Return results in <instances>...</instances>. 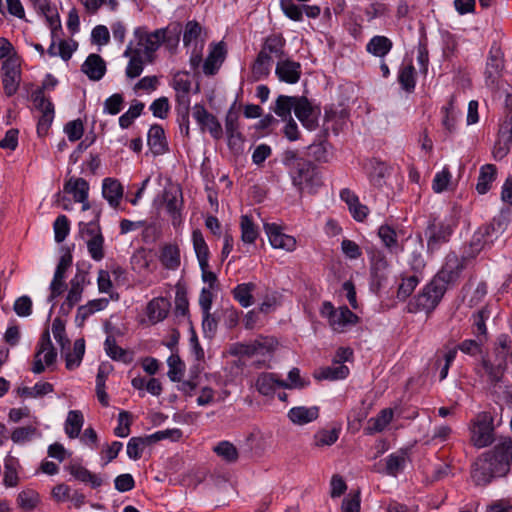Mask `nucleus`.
Returning a JSON list of instances; mask_svg holds the SVG:
<instances>
[{
    "mask_svg": "<svg viewBox=\"0 0 512 512\" xmlns=\"http://www.w3.org/2000/svg\"><path fill=\"white\" fill-rule=\"evenodd\" d=\"M512 466V439H500L474 463L472 478L477 485H487L495 477L505 476Z\"/></svg>",
    "mask_w": 512,
    "mask_h": 512,
    "instance_id": "f257e3e1",
    "label": "nucleus"
},
{
    "mask_svg": "<svg viewBox=\"0 0 512 512\" xmlns=\"http://www.w3.org/2000/svg\"><path fill=\"white\" fill-rule=\"evenodd\" d=\"M181 32V24L173 23L167 28L157 29L152 33H148L143 27H137L134 30V36L137 39V45L141 49V52L149 56L154 53L163 42L177 45Z\"/></svg>",
    "mask_w": 512,
    "mask_h": 512,
    "instance_id": "f03ea898",
    "label": "nucleus"
},
{
    "mask_svg": "<svg viewBox=\"0 0 512 512\" xmlns=\"http://www.w3.org/2000/svg\"><path fill=\"white\" fill-rule=\"evenodd\" d=\"M458 219L454 214L445 217L431 216L427 222L424 234L427 241V252L433 254L450 241Z\"/></svg>",
    "mask_w": 512,
    "mask_h": 512,
    "instance_id": "7ed1b4c3",
    "label": "nucleus"
},
{
    "mask_svg": "<svg viewBox=\"0 0 512 512\" xmlns=\"http://www.w3.org/2000/svg\"><path fill=\"white\" fill-rule=\"evenodd\" d=\"M100 211H94V217L85 222H79V233L84 240L87 251L94 261H101L105 257L104 236L99 224Z\"/></svg>",
    "mask_w": 512,
    "mask_h": 512,
    "instance_id": "20e7f679",
    "label": "nucleus"
},
{
    "mask_svg": "<svg viewBox=\"0 0 512 512\" xmlns=\"http://www.w3.org/2000/svg\"><path fill=\"white\" fill-rule=\"evenodd\" d=\"M445 294V288L431 280L423 289L409 302L408 311L417 313L424 311L431 313L440 303Z\"/></svg>",
    "mask_w": 512,
    "mask_h": 512,
    "instance_id": "39448f33",
    "label": "nucleus"
},
{
    "mask_svg": "<svg viewBox=\"0 0 512 512\" xmlns=\"http://www.w3.org/2000/svg\"><path fill=\"white\" fill-rule=\"evenodd\" d=\"M276 346L277 341L273 337L259 336L249 343H233L229 353L236 357H271Z\"/></svg>",
    "mask_w": 512,
    "mask_h": 512,
    "instance_id": "423d86ee",
    "label": "nucleus"
},
{
    "mask_svg": "<svg viewBox=\"0 0 512 512\" xmlns=\"http://www.w3.org/2000/svg\"><path fill=\"white\" fill-rule=\"evenodd\" d=\"M320 314L328 320L331 328L338 333L344 332L348 327L358 323L359 317L347 306L335 308L329 301H325L320 309Z\"/></svg>",
    "mask_w": 512,
    "mask_h": 512,
    "instance_id": "0eeeda50",
    "label": "nucleus"
},
{
    "mask_svg": "<svg viewBox=\"0 0 512 512\" xmlns=\"http://www.w3.org/2000/svg\"><path fill=\"white\" fill-rule=\"evenodd\" d=\"M293 185L300 191L307 188L314 193L322 185V180L317 168L308 160L301 161L296 168L289 172Z\"/></svg>",
    "mask_w": 512,
    "mask_h": 512,
    "instance_id": "6e6552de",
    "label": "nucleus"
},
{
    "mask_svg": "<svg viewBox=\"0 0 512 512\" xmlns=\"http://www.w3.org/2000/svg\"><path fill=\"white\" fill-rule=\"evenodd\" d=\"M471 443L477 448L489 446L494 441L493 417L487 413H479L471 423Z\"/></svg>",
    "mask_w": 512,
    "mask_h": 512,
    "instance_id": "1a4fd4ad",
    "label": "nucleus"
},
{
    "mask_svg": "<svg viewBox=\"0 0 512 512\" xmlns=\"http://www.w3.org/2000/svg\"><path fill=\"white\" fill-rule=\"evenodd\" d=\"M44 353V362L47 366L52 365L56 361L57 353L53 347L50 339L49 330H45L38 342L37 351L34 355V362L32 371L35 374H40L45 370L41 355Z\"/></svg>",
    "mask_w": 512,
    "mask_h": 512,
    "instance_id": "9d476101",
    "label": "nucleus"
},
{
    "mask_svg": "<svg viewBox=\"0 0 512 512\" xmlns=\"http://www.w3.org/2000/svg\"><path fill=\"white\" fill-rule=\"evenodd\" d=\"M504 68L503 53L499 48L492 47L486 63L485 84L492 90L499 88Z\"/></svg>",
    "mask_w": 512,
    "mask_h": 512,
    "instance_id": "9b49d317",
    "label": "nucleus"
},
{
    "mask_svg": "<svg viewBox=\"0 0 512 512\" xmlns=\"http://www.w3.org/2000/svg\"><path fill=\"white\" fill-rule=\"evenodd\" d=\"M192 115L203 132L208 130L214 139L222 137L223 129L220 122L202 104H195L193 106Z\"/></svg>",
    "mask_w": 512,
    "mask_h": 512,
    "instance_id": "f8f14e48",
    "label": "nucleus"
},
{
    "mask_svg": "<svg viewBox=\"0 0 512 512\" xmlns=\"http://www.w3.org/2000/svg\"><path fill=\"white\" fill-rule=\"evenodd\" d=\"M367 255L371 263L372 282L380 288L387 280L388 261L383 251L374 247L367 249Z\"/></svg>",
    "mask_w": 512,
    "mask_h": 512,
    "instance_id": "ddd939ff",
    "label": "nucleus"
},
{
    "mask_svg": "<svg viewBox=\"0 0 512 512\" xmlns=\"http://www.w3.org/2000/svg\"><path fill=\"white\" fill-rule=\"evenodd\" d=\"M3 70V89L8 97L13 96L19 87L21 80L20 67L16 59L7 58L2 64Z\"/></svg>",
    "mask_w": 512,
    "mask_h": 512,
    "instance_id": "4468645a",
    "label": "nucleus"
},
{
    "mask_svg": "<svg viewBox=\"0 0 512 512\" xmlns=\"http://www.w3.org/2000/svg\"><path fill=\"white\" fill-rule=\"evenodd\" d=\"M264 229L268 236L269 242L273 248L283 249L288 252H291L295 249V238L290 235L284 234L277 224L266 223L264 225Z\"/></svg>",
    "mask_w": 512,
    "mask_h": 512,
    "instance_id": "2eb2a0df",
    "label": "nucleus"
},
{
    "mask_svg": "<svg viewBox=\"0 0 512 512\" xmlns=\"http://www.w3.org/2000/svg\"><path fill=\"white\" fill-rule=\"evenodd\" d=\"M294 113L302 125L308 130H315L318 126V121L314 116V111L311 103L306 97H295Z\"/></svg>",
    "mask_w": 512,
    "mask_h": 512,
    "instance_id": "dca6fc26",
    "label": "nucleus"
},
{
    "mask_svg": "<svg viewBox=\"0 0 512 512\" xmlns=\"http://www.w3.org/2000/svg\"><path fill=\"white\" fill-rule=\"evenodd\" d=\"M172 87L176 92V106L190 105L191 81L187 72H177L172 79Z\"/></svg>",
    "mask_w": 512,
    "mask_h": 512,
    "instance_id": "f3484780",
    "label": "nucleus"
},
{
    "mask_svg": "<svg viewBox=\"0 0 512 512\" xmlns=\"http://www.w3.org/2000/svg\"><path fill=\"white\" fill-rule=\"evenodd\" d=\"M275 74L280 81L295 84L301 77V65L288 59L279 61L276 65Z\"/></svg>",
    "mask_w": 512,
    "mask_h": 512,
    "instance_id": "a211bd4d",
    "label": "nucleus"
},
{
    "mask_svg": "<svg viewBox=\"0 0 512 512\" xmlns=\"http://www.w3.org/2000/svg\"><path fill=\"white\" fill-rule=\"evenodd\" d=\"M83 73L92 81H99L106 73V63L98 54H90L81 66Z\"/></svg>",
    "mask_w": 512,
    "mask_h": 512,
    "instance_id": "6ab92c4d",
    "label": "nucleus"
},
{
    "mask_svg": "<svg viewBox=\"0 0 512 512\" xmlns=\"http://www.w3.org/2000/svg\"><path fill=\"white\" fill-rule=\"evenodd\" d=\"M147 142L151 152L155 156L162 155L168 151V142L165 137L164 129L161 125L154 124L150 127Z\"/></svg>",
    "mask_w": 512,
    "mask_h": 512,
    "instance_id": "aec40b11",
    "label": "nucleus"
},
{
    "mask_svg": "<svg viewBox=\"0 0 512 512\" xmlns=\"http://www.w3.org/2000/svg\"><path fill=\"white\" fill-rule=\"evenodd\" d=\"M225 130L230 146L242 142V134L239 131V112L235 109V103L230 107L225 118Z\"/></svg>",
    "mask_w": 512,
    "mask_h": 512,
    "instance_id": "412c9836",
    "label": "nucleus"
},
{
    "mask_svg": "<svg viewBox=\"0 0 512 512\" xmlns=\"http://www.w3.org/2000/svg\"><path fill=\"white\" fill-rule=\"evenodd\" d=\"M124 56L130 57L125 70L127 78L134 79L139 77L144 69V61L141 57V49H133L132 43H129V45L126 47V50L124 51Z\"/></svg>",
    "mask_w": 512,
    "mask_h": 512,
    "instance_id": "4be33fe9",
    "label": "nucleus"
},
{
    "mask_svg": "<svg viewBox=\"0 0 512 512\" xmlns=\"http://www.w3.org/2000/svg\"><path fill=\"white\" fill-rule=\"evenodd\" d=\"M170 310V303L164 297L153 298L147 305L146 314L152 324L163 321Z\"/></svg>",
    "mask_w": 512,
    "mask_h": 512,
    "instance_id": "5701e85b",
    "label": "nucleus"
},
{
    "mask_svg": "<svg viewBox=\"0 0 512 512\" xmlns=\"http://www.w3.org/2000/svg\"><path fill=\"white\" fill-rule=\"evenodd\" d=\"M63 190L71 194L75 202H83L89 195V183L81 177H70L64 183Z\"/></svg>",
    "mask_w": 512,
    "mask_h": 512,
    "instance_id": "b1692460",
    "label": "nucleus"
},
{
    "mask_svg": "<svg viewBox=\"0 0 512 512\" xmlns=\"http://www.w3.org/2000/svg\"><path fill=\"white\" fill-rule=\"evenodd\" d=\"M102 195L109 205L117 208L123 197V186L114 178H105L102 183Z\"/></svg>",
    "mask_w": 512,
    "mask_h": 512,
    "instance_id": "393cba45",
    "label": "nucleus"
},
{
    "mask_svg": "<svg viewBox=\"0 0 512 512\" xmlns=\"http://www.w3.org/2000/svg\"><path fill=\"white\" fill-rule=\"evenodd\" d=\"M225 48L222 42L213 46L203 64L205 75H214L225 59Z\"/></svg>",
    "mask_w": 512,
    "mask_h": 512,
    "instance_id": "a878e982",
    "label": "nucleus"
},
{
    "mask_svg": "<svg viewBox=\"0 0 512 512\" xmlns=\"http://www.w3.org/2000/svg\"><path fill=\"white\" fill-rule=\"evenodd\" d=\"M106 354L114 361L129 364L133 361V353L118 346L114 336H107L104 342Z\"/></svg>",
    "mask_w": 512,
    "mask_h": 512,
    "instance_id": "bb28decb",
    "label": "nucleus"
},
{
    "mask_svg": "<svg viewBox=\"0 0 512 512\" xmlns=\"http://www.w3.org/2000/svg\"><path fill=\"white\" fill-rule=\"evenodd\" d=\"M281 379L274 373H261L258 375L255 387L263 396H272L277 387H280Z\"/></svg>",
    "mask_w": 512,
    "mask_h": 512,
    "instance_id": "cd10ccee",
    "label": "nucleus"
},
{
    "mask_svg": "<svg viewBox=\"0 0 512 512\" xmlns=\"http://www.w3.org/2000/svg\"><path fill=\"white\" fill-rule=\"evenodd\" d=\"M488 244H492L490 239L487 238L483 230L479 228L472 236L469 244L464 247L463 258L472 259L475 258L480 251Z\"/></svg>",
    "mask_w": 512,
    "mask_h": 512,
    "instance_id": "c85d7f7f",
    "label": "nucleus"
},
{
    "mask_svg": "<svg viewBox=\"0 0 512 512\" xmlns=\"http://www.w3.org/2000/svg\"><path fill=\"white\" fill-rule=\"evenodd\" d=\"M393 48V42L386 36H373L366 45V51L371 55L384 58Z\"/></svg>",
    "mask_w": 512,
    "mask_h": 512,
    "instance_id": "c756f323",
    "label": "nucleus"
},
{
    "mask_svg": "<svg viewBox=\"0 0 512 512\" xmlns=\"http://www.w3.org/2000/svg\"><path fill=\"white\" fill-rule=\"evenodd\" d=\"M497 176L496 166L493 164H485L481 166L479 176L476 184V190L479 194H486L491 184L495 181Z\"/></svg>",
    "mask_w": 512,
    "mask_h": 512,
    "instance_id": "7c9ffc66",
    "label": "nucleus"
},
{
    "mask_svg": "<svg viewBox=\"0 0 512 512\" xmlns=\"http://www.w3.org/2000/svg\"><path fill=\"white\" fill-rule=\"evenodd\" d=\"M319 416L318 407H294L288 412V418L295 424L304 425L316 420Z\"/></svg>",
    "mask_w": 512,
    "mask_h": 512,
    "instance_id": "2f4dec72",
    "label": "nucleus"
},
{
    "mask_svg": "<svg viewBox=\"0 0 512 512\" xmlns=\"http://www.w3.org/2000/svg\"><path fill=\"white\" fill-rule=\"evenodd\" d=\"M160 262L168 270L178 269L181 263L179 247L174 244L164 245L161 249Z\"/></svg>",
    "mask_w": 512,
    "mask_h": 512,
    "instance_id": "473e14b6",
    "label": "nucleus"
},
{
    "mask_svg": "<svg viewBox=\"0 0 512 512\" xmlns=\"http://www.w3.org/2000/svg\"><path fill=\"white\" fill-rule=\"evenodd\" d=\"M272 62V57L268 53L260 51L252 66L253 79L259 81L266 78L270 73Z\"/></svg>",
    "mask_w": 512,
    "mask_h": 512,
    "instance_id": "72a5a7b5",
    "label": "nucleus"
},
{
    "mask_svg": "<svg viewBox=\"0 0 512 512\" xmlns=\"http://www.w3.org/2000/svg\"><path fill=\"white\" fill-rule=\"evenodd\" d=\"M84 424V416L80 410H71L68 412L65 421V433L69 438H77Z\"/></svg>",
    "mask_w": 512,
    "mask_h": 512,
    "instance_id": "f704fd0d",
    "label": "nucleus"
},
{
    "mask_svg": "<svg viewBox=\"0 0 512 512\" xmlns=\"http://www.w3.org/2000/svg\"><path fill=\"white\" fill-rule=\"evenodd\" d=\"M85 275L77 273L70 281V289L66 296L69 307H74L82 298L84 291Z\"/></svg>",
    "mask_w": 512,
    "mask_h": 512,
    "instance_id": "c9c22d12",
    "label": "nucleus"
},
{
    "mask_svg": "<svg viewBox=\"0 0 512 512\" xmlns=\"http://www.w3.org/2000/svg\"><path fill=\"white\" fill-rule=\"evenodd\" d=\"M192 242L199 265L205 266L206 262H209L210 252L203 234L199 229L192 232Z\"/></svg>",
    "mask_w": 512,
    "mask_h": 512,
    "instance_id": "e433bc0d",
    "label": "nucleus"
},
{
    "mask_svg": "<svg viewBox=\"0 0 512 512\" xmlns=\"http://www.w3.org/2000/svg\"><path fill=\"white\" fill-rule=\"evenodd\" d=\"M481 365L485 373L488 375L490 382L496 384L502 380L504 375V371L506 369V358L503 356L501 361L497 364H493L490 360L483 358Z\"/></svg>",
    "mask_w": 512,
    "mask_h": 512,
    "instance_id": "4c0bfd02",
    "label": "nucleus"
},
{
    "mask_svg": "<svg viewBox=\"0 0 512 512\" xmlns=\"http://www.w3.org/2000/svg\"><path fill=\"white\" fill-rule=\"evenodd\" d=\"M85 353V340L83 338L77 339L74 342L73 351L65 354V365L68 370L77 368L83 359Z\"/></svg>",
    "mask_w": 512,
    "mask_h": 512,
    "instance_id": "58836bf2",
    "label": "nucleus"
},
{
    "mask_svg": "<svg viewBox=\"0 0 512 512\" xmlns=\"http://www.w3.org/2000/svg\"><path fill=\"white\" fill-rule=\"evenodd\" d=\"M508 227V220L504 216H498L492 219V221L480 227L490 242L493 243L500 235H502Z\"/></svg>",
    "mask_w": 512,
    "mask_h": 512,
    "instance_id": "ea45409f",
    "label": "nucleus"
},
{
    "mask_svg": "<svg viewBox=\"0 0 512 512\" xmlns=\"http://www.w3.org/2000/svg\"><path fill=\"white\" fill-rule=\"evenodd\" d=\"M213 452L227 463H235L239 458L238 449L229 441H220L213 447Z\"/></svg>",
    "mask_w": 512,
    "mask_h": 512,
    "instance_id": "a19ab883",
    "label": "nucleus"
},
{
    "mask_svg": "<svg viewBox=\"0 0 512 512\" xmlns=\"http://www.w3.org/2000/svg\"><path fill=\"white\" fill-rule=\"evenodd\" d=\"M255 287L252 282L242 283L233 289L232 294L242 307L247 308L253 304L252 292Z\"/></svg>",
    "mask_w": 512,
    "mask_h": 512,
    "instance_id": "79ce46f5",
    "label": "nucleus"
},
{
    "mask_svg": "<svg viewBox=\"0 0 512 512\" xmlns=\"http://www.w3.org/2000/svg\"><path fill=\"white\" fill-rule=\"evenodd\" d=\"M241 240L245 244H252L256 241L259 232L257 226L248 215H242L240 218Z\"/></svg>",
    "mask_w": 512,
    "mask_h": 512,
    "instance_id": "37998d69",
    "label": "nucleus"
},
{
    "mask_svg": "<svg viewBox=\"0 0 512 512\" xmlns=\"http://www.w3.org/2000/svg\"><path fill=\"white\" fill-rule=\"evenodd\" d=\"M393 419V410L385 408L379 412L377 417L369 420L367 430L370 434L382 432Z\"/></svg>",
    "mask_w": 512,
    "mask_h": 512,
    "instance_id": "c03bdc74",
    "label": "nucleus"
},
{
    "mask_svg": "<svg viewBox=\"0 0 512 512\" xmlns=\"http://www.w3.org/2000/svg\"><path fill=\"white\" fill-rule=\"evenodd\" d=\"M71 474L79 481L89 483L92 488H98L102 485V479L97 474L92 473L87 468L77 465L71 467Z\"/></svg>",
    "mask_w": 512,
    "mask_h": 512,
    "instance_id": "a18cd8bd",
    "label": "nucleus"
},
{
    "mask_svg": "<svg viewBox=\"0 0 512 512\" xmlns=\"http://www.w3.org/2000/svg\"><path fill=\"white\" fill-rule=\"evenodd\" d=\"M295 97L279 95L275 101L273 111L283 120L291 118V111L294 109Z\"/></svg>",
    "mask_w": 512,
    "mask_h": 512,
    "instance_id": "49530a36",
    "label": "nucleus"
},
{
    "mask_svg": "<svg viewBox=\"0 0 512 512\" xmlns=\"http://www.w3.org/2000/svg\"><path fill=\"white\" fill-rule=\"evenodd\" d=\"M53 385L49 382H38L33 387H21L18 394L22 397L37 398L52 393Z\"/></svg>",
    "mask_w": 512,
    "mask_h": 512,
    "instance_id": "de8ad7c7",
    "label": "nucleus"
},
{
    "mask_svg": "<svg viewBox=\"0 0 512 512\" xmlns=\"http://www.w3.org/2000/svg\"><path fill=\"white\" fill-rule=\"evenodd\" d=\"M398 81L406 92H412L415 89V68L412 64L400 67Z\"/></svg>",
    "mask_w": 512,
    "mask_h": 512,
    "instance_id": "09e8293b",
    "label": "nucleus"
},
{
    "mask_svg": "<svg viewBox=\"0 0 512 512\" xmlns=\"http://www.w3.org/2000/svg\"><path fill=\"white\" fill-rule=\"evenodd\" d=\"M152 443L151 439L146 437H132L127 443V455L132 460L141 458L144 448Z\"/></svg>",
    "mask_w": 512,
    "mask_h": 512,
    "instance_id": "8fccbe9b",
    "label": "nucleus"
},
{
    "mask_svg": "<svg viewBox=\"0 0 512 512\" xmlns=\"http://www.w3.org/2000/svg\"><path fill=\"white\" fill-rule=\"evenodd\" d=\"M349 374V368L340 363L334 362L333 366L325 367L319 374L320 379L339 380L344 379Z\"/></svg>",
    "mask_w": 512,
    "mask_h": 512,
    "instance_id": "3c124183",
    "label": "nucleus"
},
{
    "mask_svg": "<svg viewBox=\"0 0 512 512\" xmlns=\"http://www.w3.org/2000/svg\"><path fill=\"white\" fill-rule=\"evenodd\" d=\"M285 45V39L278 34H272L266 37L261 51L265 53L275 54L281 56L283 54V48Z\"/></svg>",
    "mask_w": 512,
    "mask_h": 512,
    "instance_id": "603ef678",
    "label": "nucleus"
},
{
    "mask_svg": "<svg viewBox=\"0 0 512 512\" xmlns=\"http://www.w3.org/2000/svg\"><path fill=\"white\" fill-rule=\"evenodd\" d=\"M144 107V103L135 101V103L129 107L128 111L119 117V126L122 129L130 127L133 121L141 115Z\"/></svg>",
    "mask_w": 512,
    "mask_h": 512,
    "instance_id": "864d4df0",
    "label": "nucleus"
},
{
    "mask_svg": "<svg viewBox=\"0 0 512 512\" xmlns=\"http://www.w3.org/2000/svg\"><path fill=\"white\" fill-rule=\"evenodd\" d=\"M38 9L45 16L52 31L61 27L59 15L55 8L51 7L46 0H39Z\"/></svg>",
    "mask_w": 512,
    "mask_h": 512,
    "instance_id": "5fc2aeb1",
    "label": "nucleus"
},
{
    "mask_svg": "<svg viewBox=\"0 0 512 512\" xmlns=\"http://www.w3.org/2000/svg\"><path fill=\"white\" fill-rule=\"evenodd\" d=\"M419 282L420 279L416 274L403 277L398 287L397 298L402 301L406 300L413 293Z\"/></svg>",
    "mask_w": 512,
    "mask_h": 512,
    "instance_id": "6e6d98bb",
    "label": "nucleus"
},
{
    "mask_svg": "<svg viewBox=\"0 0 512 512\" xmlns=\"http://www.w3.org/2000/svg\"><path fill=\"white\" fill-rule=\"evenodd\" d=\"M340 428L330 430L322 429L314 435V442L317 447L331 446L339 438Z\"/></svg>",
    "mask_w": 512,
    "mask_h": 512,
    "instance_id": "4d7b16f0",
    "label": "nucleus"
},
{
    "mask_svg": "<svg viewBox=\"0 0 512 512\" xmlns=\"http://www.w3.org/2000/svg\"><path fill=\"white\" fill-rule=\"evenodd\" d=\"M17 502L21 509L31 511L38 505L39 495L32 489H26L18 494Z\"/></svg>",
    "mask_w": 512,
    "mask_h": 512,
    "instance_id": "13d9d810",
    "label": "nucleus"
},
{
    "mask_svg": "<svg viewBox=\"0 0 512 512\" xmlns=\"http://www.w3.org/2000/svg\"><path fill=\"white\" fill-rule=\"evenodd\" d=\"M378 236L382 243L390 251H394L398 247L396 231L389 225H381L378 229Z\"/></svg>",
    "mask_w": 512,
    "mask_h": 512,
    "instance_id": "bf43d9fd",
    "label": "nucleus"
},
{
    "mask_svg": "<svg viewBox=\"0 0 512 512\" xmlns=\"http://www.w3.org/2000/svg\"><path fill=\"white\" fill-rule=\"evenodd\" d=\"M54 238L57 243L63 242L70 232V222L66 215H59L54 223Z\"/></svg>",
    "mask_w": 512,
    "mask_h": 512,
    "instance_id": "052dcab7",
    "label": "nucleus"
},
{
    "mask_svg": "<svg viewBox=\"0 0 512 512\" xmlns=\"http://www.w3.org/2000/svg\"><path fill=\"white\" fill-rule=\"evenodd\" d=\"M66 274L60 273V271H55L53 279L50 283L49 289H50V295L48 297V301L52 302L57 297H59L64 290L66 289V283H65Z\"/></svg>",
    "mask_w": 512,
    "mask_h": 512,
    "instance_id": "680f3d73",
    "label": "nucleus"
},
{
    "mask_svg": "<svg viewBox=\"0 0 512 512\" xmlns=\"http://www.w3.org/2000/svg\"><path fill=\"white\" fill-rule=\"evenodd\" d=\"M168 377L172 382H180L184 374V364L178 355H171L167 360Z\"/></svg>",
    "mask_w": 512,
    "mask_h": 512,
    "instance_id": "e2e57ef3",
    "label": "nucleus"
},
{
    "mask_svg": "<svg viewBox=\"0 0 512 512\" xmlns=\"http://www.w3.org/2000/svg\"><path fill=\"white\" fill-rule=\"evenodd\" d=\"M132 424V415L130 412L122 410L118 414V425L114 428V434L117 437L125 438L130 434Z\"/></svg>",
    "mask_w": 512,
    "mask_h": 512,
    "instance_id": "0e129e2a",
    "label": "nucleus"
},
{
    "mask_svg": "<svg viewBox=\"0 0 512 512\" xmlns=\"http://www.w3.org/2000/svg\"><path fill=\"white\" fill-rule=\"evenodd\" d=\"M52 333L56 342L60 345L61 349L64 350L69 347L70 340L66 336L65 323L59 317H56L52 323Z\"/></svg>",
    "mask_w": 512,
    "mask_h": 512,
    "instance_id": "69168bd1",
    "label": "nucleus"
},
{
    "mask_svg": "<svg viewBox=\"0 0 512 512\" xmlns=\"http://www.w3.org/2000/svg\"><path fill=\"white\" fill-rule=\"evenodd\" d=\"M489 318V312L486 308L480 309L473 314L474 334L478 337L487 335L486 320Z\"/></svg>",
    "mask_w": 512,
    "mask_h": 512,
    "instance_id": "338daca9",
    "label": "nucleus"
},
{
    "mask_svg": "<svg viewBox=\"0 0 512 512\" xmlns=\"http://www.w3.org/2000/svg\"><path fill=\"white\" fill-rule=\"evenodd\" d=\"M123 104H124L123 95L120 93H115V94L111 95L110 97H108L104 101L103 111H104V113H107L110 115H116L122 110Z\"/></svg>",
    "mask_w": 512,
    "mask_h": 512,
    "instance_id": "774afa93",
    "label": "nucleus"
}]
</instances>
